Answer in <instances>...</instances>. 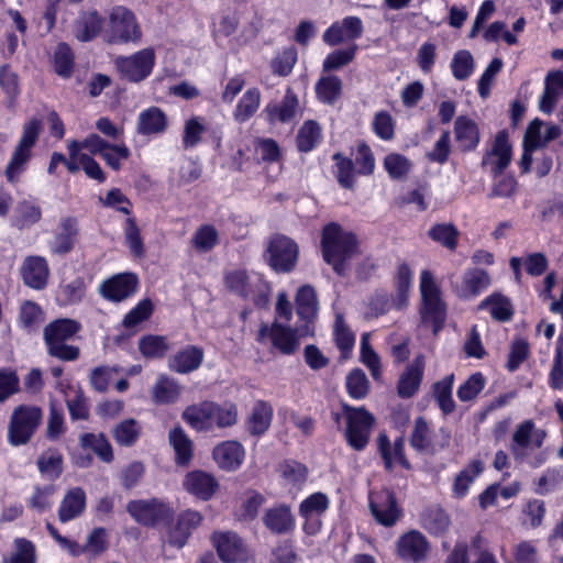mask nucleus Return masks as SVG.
<instances>
[{
    "label": "nucleus",
    "instance_id": "nucleus-31",
    "mask_svg": "<svg viewBox=\"0 0 563 563\" xmlns=\"http://www.w3.org/2000/svg\"><path fill=\"white\" fill-rule=\"evenodd\" d=\"M203 360V351L197 346H187L169 360V368L181 374L197 369Z\"/></svg>",
    "mask_w": 563,
    "mask_h": 563
},
{
    "label": "nucleus",
    "instance_id": "nucleus-36",
    "mask_svg": "<svg viewBox=\"0 0 563 563\" xmlns=\"http://www.w3.org/2000/svg\"><path fill=\"white\" fill-rule=\"evenodd\" d=\"M102 27V19L97 12H86L80 15L75 24V36L81 42L95 38Z\"/></svg>",
    "mask_w": 563,
    "mask_h": 563
},
{
    "label": "nucleus",
    "instance_id": "nucleus-51",
    "mask_svg": "<svg viewBox=\"0 0 563 563\" xmlns=\"http://www.w3.org/2000/svg\"><path fill=\"white\" fill-rule=\"evenodd\" d=\"M238 421V408L233 404L217 405L212 402V427L227 428Z\"/></svg>",
    "mask_w": 563,
    "mask_h": 563
},
{
    "label": "nucleus",
    "instance_id": "nucleus-46",
    "mask_svg": "<svg viewBox=\"0 0 563 563\" xmlns=\"http://www.w3.org/2000/svg\"><path fill=\"white\" fill-rule=\"evenodd\" d=\"M165 336L148 334L140 339L139 350L147 358H161L168 351Z\"/></svg>",
    "mask_w": 563,
    "mask_h": 563
},
{
    "label": "nucleus",
    "instance_id": "nucleus-1",
    "mask_svg": "<svg viewBox=\"0 0 563 563\" xmlns=\"http://www.w3.org/2000/svg\"><path fill=\"white\" fill-rule=\"evenodd\" d=\"M321 247L324 261L341 276L349 271V262L360 254L357 236L336 222L323 228Z\"/></svg>",
    "mask_w": 563,
    "mask_h": 563
},
{
    "label": "nucleus",
    "instance_id": "nucleus-20",
    "mask_svg": "<svg viewBox=\"0 0 563 563\" xmlns=\"http://www.w3.org/2000/svg\"><path fill=\"white\" fill-rule=\"evenodd\" d=\"M362 32V21L356 16H347L342 22L331 25L323 34V41L333 46L344 41L355 40Z\"/></svg>",
    "mask_w": 563,
    "mask_h": 563
},
{
    "label": "nucleus",
    "instance_id": "nucleus-58",
    "mask_svg": "<svg viewBox=\"0 0 563 563\" xmlns=\"http://www.w3.org/2000/svg\"><path fill=\"white\" fill-rule=\"evenodd\" d=\"M15 550L12 553L9 563H35L36 553L33 543L26 539L20 538L14 541Z\"/></svg>",
    "mask_w": 563,
    "mask_h": 563
},
{
    "label": "nucleus",
    "instance_id": "nucleus-16",
    "mask_svg": "<svg viewBox=\"0 0 563 563\" xmlns=\"http://www.w3.org/2000/svg\"><path fill=\"white\" fill-rule=\"evenodd\" d=\"M369 508L376 521L386 527L395 525L399 518V509L396 505L395 496L388 489L372 494Z\"/></svg>",
    "mask_w": 563,
    "mask_h": 563
},
{
    "label": "nucleus",
    "instance_id": "nucleus-59",
    "mask_svg": "<svg viewBox=\"0 0 563 563\" xmlns=\"http://www.w3.org/2000/svg\"><path fill=\"white\" fill-rule=\"evenodd\" d=\"M206 132L203 123L198 118H191L185 123L183 144L186 148L196 146Z\"/></svg>",
    "mask_w": 563,
    "mask_h": 563
},
{
    "label": "nucleus",
    "instance_id": "nucleus-50",
    "mask_svg": "<svg viewBox=\"0 0 563 563\" xmlns=\"http://www.w3.org/2000/svg\"><path fill=\"white\" fill-rule=\"evenodd\" d=\"M108 549L107 530L104 528H95L87 537L82 545L84 554L95 559Z\"/></svg>",
    "mask_w": 563,
    "mask_h": 563
},
{
    "label": "nucleus",
    "instance_id": "nucleus-60",
    "mask_svg": "<svg viewBox=\"0 0 563 563\" xmlns=\"http://www.w3.org/2000/svg\"><path fill=\"white\" fill-rule=\"evenodd\" d=\"M411 446L417 451H429L431 449V440L427 422L419 418L416 420L415 428L410 439Z\"/></svg>",
    "mask_w": 563,
    "mask_h": 563
},
{
    "label": "nucleus",
    "instance_id": "nucleus-29",
    "mask_svg": "<svg viewBox=\"0 0 563 563\" xmlns=\"http://www.w3.org/2000/svg\"><path fill=\"white\" fill-rule=\"evenodd\" d=\"M423 368L424 361L419 355L399 378L398 395L400 397L408 398L416 394L422 379Z\"/></svg>",
    "mask_w": 563,
    "mask_h": 563
},
{
    "label": "nucleus",
    "instance_id": "nucleus-26",
    "mask_svg": "<svg viewBox=\"0 0 563 563\" xmlns=\"http://www.w3.org/2000/svg\"><path fill=\"white\" fill-rule=\"evenodd\" d=\"M273 419V408L268 402L258 400L254 404L250 416L246 419V430L253 437L264 434Z\"/></svg>",
    "mask_w": 563,
    "mask_h": 563
},
{
    "label": "nucleus",
    "instance_id": "nucleus-54",
    "mask_svg": "<svg viewBox=\"0 0 563 563\" xmlns=\"http://www.w3.org/2000/svg\"><path fill=\"white\" fill-rule=\"evenodd\" d=\"M346 389L354 399L364 398L369 389V382L362 369H353L346 377Z\"/></svg>",
    "mask_w": 563,
    "mask_h": 563
},
{
    "label": "nucleus",
    "instance_id": "nucleus-41",
    "mask_svg": "<svg viewBox=\"0 0 563 563\" xmlns=\"http://www.w3.org/2000/svg\"><path fill=\"white\" fill-rule=\"evenodd\" d=\"M261 103V92L257 88H251L240 99L234 111V119L238 122H245L257 111Z\"/></svg>",
    "mask_w": 563,
    "mask_h": 563
},
{
    "label": "nucleus",
    "instance_id": "nucleus-27",
    "mask_svg": "<svg viewBox=\"0 0 563 563\" xmlns=\"http://www.w3.org/2000/svg\"><path fill=\"white\" fill-rule=\"evenodd\" d=\"M243 457L244 449L236 441H225L213 449V459L223 470H235L242 463Z\"/></svg>",
    "mask_w": 563,
    "mask_h": 563
},
{
    "label": "nucleus",
    "instance_id": "nucleus-55",
    "mask_svg": "<svg viewBox=\"0 0 563 563\" xmlns=\"http://www.w3.org/2000/svg\"><path fill=\"white\" fill-rule=\"evenodd\" d=\"M453 76L457 80H465L474 69V58L468 51H459L455 53L451 64Z\"/></svg>",
    "mask_w": 563,
    "mask_h": 563
},
{
    "label": "nucleus",
    "instance_id": "nucleus-12",
    "mask_svg": "<svg viewBox=\"0 0 563 563\" xmlns=\"http://www.w3.org/2000/svg\"><path fill=\"white\" fill-rule=\"evenodd\" d=\"M266 339L271 340L273 349L284 355L296 353L300 346L297 331L277 322H274L271 327L267 324L261 325L257 341L263 343Z\"/></svg>",
    "mask_w": 563,
    "mask_h": 563
},
{
    "label": "nucleus",
    "instance_id": "nucleus-33",
    "mask_svg": "<svg viewBox=\"0 0 563 563\" xmlns=\"http://www.w3.org/2000/svg\"><path fill=\"white\" fill-rule=\"evenodd\" d=\"M454 132L459 146L463 151L473 150L479 142L476 123L466 117H459L455 120Z\"/></svg>",
    "mask_w": 563,
    "mask_h": 563
},
{
    "label": "nucleus",
    "instance_id": "nucleus-53",
    "mask_svg": "<svg viewBox=\"0 0 563 563\" xmlns=\"http://www.w3.org/2000/svg\"><path fill=\"white\" fill-rule=\"evenodd\" d=\"M453 379L454 376L450 375L434 385V396L444 413L452 412L455 407L451 396Z\"/></svg>",
    "mask_w": 563,
    "mask_h": 563
},
{
    "label": "nucleus",
    "instance_id": "nucleus-18",
    "mask_svg": "<svg viewBox=\"0 0 563 563\" xmlns=\"http://www.w3.org/2000/svg\"><path fill=\"white\" fill-rule=\"evenodd\" d=\"M511 161V146L508 142V134L505 131L497 133L492 148L483 157L482 165L489 166L490 172L496 176L500 174Z\"/></svg>",
    "mask_w": 563,
    "mask_h": 563
},
{
    "label": "nucleus",
    "instance_id": "nucleus-5",
    "mask_svg": "<svg viewBox=\"0 0 563 563\" xmlns=\"http://www.w3.org/2000/svg\"><path fill=\"white\" fill-rule=\"evenodd\" d=\"M128 514L143 527H156L169 522L175 515L174 508L159 498L134 499L126 505Z\"/></svg>",
    "mask_w": 563,
    "mask_h": 563
},
{
    "label": "nucleus",
    "instance_id": "nucleus-25",
    "mask_svg": "<svg viewBox=\"0 0 563 563\" xmlns=\"http://www.w3.org/2000/svg\"><path fill=\"white\" fill-rule=\"evenodd\" d=\"M299 110V101L291 89H287L283 101L279 104H268L265 108L269 122L287 123L294 120Z\"/></svg>",
    "mask_w": 563,
    "mask_h": 563
},
{
    "label": "nucleus",
    "instance_id": "nucleus-13",
    "mask_svg": "<svg viewBox=\"0 0 563 563\" xmlns=\"http://www.w3.org/2000/svg\"><path fill=\"white\" fill-rule=\"evenodd\" d=\"M202 521V515L199 511L186 509L177 516L174 523L166 529L164 542L169 547L181 549L186 545L194 529Z\"/></svg>",
    "mask_w": 563,
    "mask_h": 563
},
{
    "label": "nucleus",
    "instance_id": "nucleus-62",
    "mask_svg": "<svg viewBox=\"0 0 563 563\" xmlns=\"http://www.w3.org/2000/svg\"><path fill=\"white\" fill-rule=\"evenodd\" d=\"M153 312V303L150 299H143L123 319L125 328H133L144 320H147Z\"/></svg>",
    "mask_w": 563,
    "mask_h": 563
},
{
    "label": "nucleus",
    "instance_id": "nucleus-42",
    "mask_svg": "<svg viewBox=\"0 0 563 563\" xmlns=\"http://www.w3.org/2000/svg\"><path fill=\"white\" fill-rule=\"evenodd\" d=\"M316 92L319 100L332 104L341 96L342 80L338 76L321 77L316 85Z\"/></svg>",
    "mask_w": 563,
    "mask_h": 563
},
{
    "label": "nucleus",
    "instance_id": "nucleus-47",
    "mask_svg": "<svg viewBox=\"0 0 563 563\" xmlns=\"http://www.w3.org/2000/svg\"><path fill=\"white\" fill-rule=\"evenodd\" d=\"M484 470L483 462L479 460L472 461L468 466L463 470L455 478L453 490L457 497H462L466 494L470 485L474 478L479 475Z\"/></svg>",
    "mask_w": 563,
    "mask_h": 563
},
{
    "label": "nucleus",
    "instance_id": "nucleus-64",
    "mask_svg": "<svg viewBox=\"0 0 563 563\" xmlns=\"http://www.w3.org/2000/svg\"><path fill=\"white\" fill-rule=\"evenodd\" d=\"M514 563H539L537 547L530 541H521L514 548Z\"/></svg>",
    "mask_w": 563,
    "mask_h": 563
},
{
    "label": "nucleus",
    "instance_id": "nucleus-45",
    "mask_svg": "<svg viewBox=\"0 0 563 563\" xmlns=\"http://www.w3.org/2000/svg\"><path fill=\"white\" fill-rule=\"evenodd\" d=\"M428 235L448 250L453 251L456 249L459 231L452 223L434 224L429 230Z\"/></svg>",
    "mask_w": 563,
    "mask_h": 563
},
{
    "label": "nucleus",
    "instance_id": "nucleus-3",
    "mask_svg": "<svg viewBox=\"0 0 563 563\" xmlns=\"http://www.w3.org/2000/svg\"><path fill=\"white\" fill-rule=\"evenodd\" d=\"M228 289L244 299H250L258 308L267 307L271 286L258 274H247L244 271H233L225 275Z\"/></svg>",
    "mask_w": 563,
    "mask_h": 563
},
{
    "label": "nucleus",
    "instance_id": "nucleus-7",
    "mask_svg": "<svg viewBox=\"0 0 563 563\" xmlns=\"http://www.w3.org/2000/svg\"><path fill=\"white\" fill-rule=\"evenodd\" d=\"M420 290L423 301L422 319L426 322H431L433 333H438L445 320V306L441 300L440 289L428 271H423L421 274Z\"/></svg>",
    "mask_w": 563,
    "mask_h": 563
},
{
    "label": "nucleus",
    "instance_id": "nucleus-9",
    "mask_svg": "<svg viewBox=\"0 0 563 563\" xmlns=\"http://www.w3.org/2000/svg\"><path fill=\"white\" fill-rule=\"evenodd\" d=\"M41 132V121L32 119L23 128V134L16 145L11 161L5 168V176L10 183H15L32 155V147L35 145Z\"/></svg>",
    "mask_w": 563,
    "mask_h": 563
},
{
    "label": "nucleus",
    "instance_id": "nucleus-15",
    "mask_svg": "<svg viewBox=\"0 0 563 563\" xmlns=\"http://www.w3.org/2000/svg\"><path fill=\"white\" fill-rule=\"evenodd\" d=\"M545 435V431L537 428L532 420H526L517 426L512 434L511 451L516 456H521L523 450L540 449Z\"/></svg>",
    "mask_w": 563,
    "mask_h": 563
},
{
    "label": "nucleus",
    "instance_id": "nucleus-48",
    "mask_svg": "<svg viewBox=\"0 0 563 563\" xmlns=\"http://www.w3.org/2000/svg\"><path fill=\"white\" fill-rule=\"evenodd\" d=\"M74 69V54L70 47L60 43L54 52V70L57 75L69 78Z\"/></svg>",
    "mask_w": 563,
    "mask_h": 563
},
{
    "label": "nucleus",
    "instance_id": "nucleus-38",
    "mask_svg": "<svg viewBox=\"0 0 563 563\" xmlns=\"http://www.w3.org/2000/svg\"><path fill=\"white\" fill-rule=\"evenodd\" d=\"M169 443L176 453V463L188 465L192 459V443L180 428L170 430Z\"/></svg>",
    "mask_w": 563,
    "mask_h": 563
},
{
    "label": "nucleus",
    "instance_id": "nucleus-4",
    "mask_svg": "<svg viewBox=\"0 0 563 563\" xmlns=\"http://www.w3.org/2000/svg\"><path fill=\"white\" fill-rule=\"evenodd\" d=\"M80 330V324L73 319H59L51 322L44 329V339L49 355L63 361H75L79 356V349L64 342Z\"/></svg>",
    "mask_w": 563,
    "mask_h": 563
},
{
    "label": "nucleus",
    "instance_id": "nucleus-37",
    "mask_svg": "<svg viewBox=\"0 0 563 563\" xmlns=\"http://www.w3.org/2000/svg\"><path fill=\"white\" fill-rule=\"evenodd\" d=\"M297 313L306 321H311L318 312L316 290L309 285L300 287L296 296Z\"/></svg>",
    "mask_w": 563,
    "mask_h": 563
},
{
    "label": "nucleus",
    "instance_id": "nucleus-6",
    "mask_svg": "<svg viewBox=\"0 0 563 563\" xmlns=\"http://www.w3.org/2000/svg\"><path fill=\"white\" fill-rule=\"evenodd\" d=\"M299 247L292 239L283 234H274L269 238L265 258L275 272H291L297 265Z\"/></svg>",
    "mask_w": 563,
    "mask_h": 563
},
{
    "label": "nucleus",
    "instance_id": "nucleus-57",
    "mask_svg": "<svg viewBox=\"0 0 563 563\" xmlns=\"http://www.w3.org/2000/svg\"><path fill=\"white\" fill-rule=\"evenodd\" d=\"M334 338L336 346L345 355L354 345V334L345 324L343 316L338 313L334 322Z\"/></svg>",
    "mask_w": 563,
    "mask_h": 563
},
{
    "label": "nucleus",
    "instance_id": "nucleus-8",
    "mask_svg": "<svg viewBox=\"0 0 563 563\" xmlns=\"http://www.w3.org/2000/svg\"><path fill=\"white\" fill-rule=\"evenodd\" d=\"M343 412L347 424L345 431L346 441L354 450L362 451L368 443L375 419L363 407L354 408L343 405Z\"/></svg>",
    "mask_w": 563,
    "mask_h": 563
},
{
    "label": "nucleus",
    "instance_id": "nucleus-30",
    "mask_svg": "<svg viewBox=\"0 0 563 563\" xmlns=\"http://www.w3.org/2000/svg\"><path fill=\"white\" fill-rule=\"evenodd\" d=\"M263 521L273 533H287L294 528V516L289 507L280 505L266 510Z\"/></svg>",
    "mask_w": 563,
    "mask_h": 563
},
{
    "label": "nucleus",
    "instance_id": "nucleus-21",
    "mask_svg": "<svg viewBox=\"0 0 563 563\" xmlns=\"http://www.w3.org/2000/svg\"><path fill=\"white\" fill-rule=\"evenodd\" d=\"M136 285L135 275L120 274L103 282L100 286V292L107 299L122 301L135 291Z\"/></svg>",
    "mask_w": 563,
    "mask_h": 563
},
{
    "label": "nucleus",
    "instance_id": "nucleus-44",
    "mask_svg": "<svg viewBox=\"0 0 563 563\" xmlns=\"http://www.w3.org/2000/svg\"><path fill=\"white\" fill-rule=\"evenodd\" d=\"M37 467L43 476L54 481L63 472V457L57 451L47 450L40 455Z\"/></svg>",
    "mask_w": 563,
    "mask_h": 563
},
{
    "label": "nucleus",
    "instance_id": "nucleus-35",
    "mask_svg": "<svg viewBox=\"0 0 563 563\" xmlns=\"http://www.w3.org/2000/svg\"><path fill=\"white\" fill-rule=\"evenodd\" d=\"M180 391L175 379L161 375L152 388V398L155 404H173L179 398Z\"/></svg>",
    "mask_w": 563,
    "mask_h": 563
},
{
    "label": "nucleus",
    "instance_id": "nucleus-56",
    "mask_svg": "<svg viewBox=\"0 0 563 563\" xmlns=\"http://www.w3.org/2000/svg\"><path fill=\"white\" fill-rule=\"evenodd\" d=\"M423 526L432 533L439 534L444 532L450 520L448 515L440 508H431L422 516Z\"/></svg>",
    "mask_w": 563,
    "mask_h": 563
},
{
    "label": "nucleus",
    "instance_id": "nucleus-34",
    "mask_svg": "<svg viewBox=\"0 0 563 563\" xmlns=\"http://www.w3.org/2000/svg\"><path fill=\"white\" fill-rule=\"evenodd\" d=\"M167 128L165 113L156 107H152L140 113L137 132L143 135L162 133Z\"/></svg>",
    "mask_w": 563,
    "mask_h": 563
},
{
    "label": "nucleus",
    "instance_id": "nucleus-32",
    "mask_svg": "<svg viewBox=\"0 0 563 563\" xmlns=\"http://www.w3.org/2000/svg\"><path fill=\"white\" fill-rule=\"evenodd\" d=\"M183 419L198 431L212 428V402H201L187 407L183 412Z\"/></svg>",
    "mask_w": 563,
    "mask_h": 563
},
{
    "label": "nucleus",
    "instance_id": "nucleus-40",
    "mask_svg": "<svg viewBox=\"0 0 563 563\" xmlns=\"http://www.w3.org/2000/svg\"><path fill=\"white\" fill-rule=\"evenodd\" d=\"M82 448L92 450L101 461L110 463L113 460L111 444L104 434L86 433L80 437Z\"/></svg>",
    "mask_w": 563,
    "mask_h": 563
},
{
    "label": "nucleus",
    "instance_id": "nucleus-2",
    "mask_svg": "<svg viewBox=\"0 0 563 563\" xmlns=\"http://www.w3.org/2000/svg\"><path fill=\"white\" fill-rule=\"evenodd\" d=\"M108 44H139L142 40V29L135 14L123 5L111 9L104 31Z\"/></svg>",
    "mask_w": 563,
    "mask_h": 563
},
{
    "label": "nucleus",
    "instance_id": "nucleus-23",
    "mask_svg": "<svg viewBox=\"0 0 563 563\" xmlns=\"http://www.w3.org/2000/svg\"><path fill=\"white\" fill-rule=\"evenodd\" d=\"M378 449L384 460L385 467L391 471L395 463H399L405 468L409 470V461L405 456V438L399 437L391 444L386 434H379Z\"/></svg>",
    "mask_w": 563,
    "mask_h": 563
},
{
    "label": "nucleus",
    "instance_id": "nucleus-11",
    "mask_svg": "<svg viewBox=\"0 0 563 563\" xmlns=\"http://www.w3.org/2000/svg\"><path fill=\"white\" fill-rule=\"evenodd\" d=\"M114 64L122 77L132 82H140L152 73L155 52L152 47H146L130 56H119Z\"/></svg>",
    "mask_w": 563,
    "mask_h": 563
},
{
    "label": "nucleus",
    "instance_id": "nucleus-49",
    "mask_svg": "<svg viewBox=\"0 0 563 563\" xmlns=\"http://www.w3.org/2000/svg\"><path fill=\"white\" fill-rule=\"evenodd\" d=\"M219 242V233L211 224H205L197 229L191 243L200 252H209Z\"/></svg>",
    "mask_w": 563,
    "mask_h": 563
},
{
    "label": "nucleus",
    "instance_id": "nucleus-43",
    "mask_svg": "<svg viewBox=\"0 0 563 563\" xmlns=\"http://www.w3.org/2000/svg\"><path fill=\"white\" fill-rule=\"evenodd\" d=\"M112 434L118 444L132 446L141 434V426L135 419H125L113 428Z\"/></svg>",
    "mask_w": 563,
    "mask_h": 563
},
{
    "label": "nucleus",
    "instance_id": "nucleus-14",
    "mask_svg": "<svg viewBox=\"0 0 563 563\" xmlns=\"http://www.w3.org/2000/svg\"><path fill=\"white\" fill-rule=\"evenodd\" d=\"M212 540L220 559L224 563L247 562V549L236 533L230 531L218 532L213 534Z\"/></svg>",
    "mask_w": 563,
    "mask_h": 563
},
{
    "label": "nucleus",
    "instance_id": "nucleus-52",
    "mask_svg": "<svg viewBox=\"0 0 563 563\" xmlns=\"http://www.w3.org/2000/svg\"><path fill=\"white\" fill-rule=\"evenodd\" d=\"M320 137V126L313 121H307L297 134V146L301 152L311 151Z\"/></svg>",
    "mask_w": 563,
    "mask_h": 563
},
{
    "label": "nucleus",
    "instance_id": "nucleus-24",
    "mask_svg": "<svg viewBox=\"0 0 563 563\" xmlns=\"http://www.w3.org/2000/svg\"><path fill=\"white\" fill-rule=\"evenodd\" d=\"M24 283L35 289L45 287L48 278L46 261L41 256L27 257L21 268Z\"/></svg>",
    "mask_w": 563,
    "mask_h": 563
},
{
    "label": "nucleus",
    "instance_id": "nucleus-61",
    "mask_svg": "<svg viewBox=\"0 0 563 563\" xmlns=\"http://www.w3.org/2000/svg\"><path fill=\"white\" fill-rule=\"evenodd\" d=\"M485 379L481 373H475L459 388L457 397L462 401L474 399L484 388Z\"/></svg>",
    "mask_w": 563,
    "mask_h": 563
},
{
    "label": "nucleus",
    "instance_id": "nucleus-19",
    "mask_svg": "<svg viewBox=\"0 0 563 563\" xmlns=\"http://www.w3.org/2000/svg\"><path fill=\"white\" fill-rule=\"evenodd\" d=\"M429 543L424 536L418 531H409L401 536L397 542L398 555L407 561L419 562L426 559Z\"/></svg>",
    "mask_w": 563,
    "mask_h": 563
},
{
    "label": "nucleus",
    "instance_id": "nucleus-63",
    "mask_svg": "<svg viewBox=\"0 0 563 563\" xmlns=\"http://www.w3.org/2000/svg\"><path fill=\"white\" fill-rule=\"evenodd\" d=\"M297 62V51L295 47L284 49L273 62L272 68L274 73L279 76H287L290 74L292 67Z\"/></svg>",
    "mask_w": 563,
    "mask_h": 563
},
{
    "label": "nucleus",
    "instance_id": "nucleus-22",
    "mask_svg": "<svg viewBox=\"0 0 563 563\" xmlns=\"http://www.w3.org/2000/svg\"><path fill=\"white\" fill-rule=\"evenodd\" d=\"M184 488L199 499L208 500L218 489L216 478L203 471H192L184 479Z\"/></svg>",
    "mask_w": 563,
    "mask_h": 563
},
{
    "label": "nucleus",
    "instance_id": "nucleus-17",
    "mask_svg": "<svg viewBox=\"0 0 563 563\" xmlns=\"http://www.w3.org/2000/svg\"><path fill=\"white\" fill-rule=\"evenodd\" d=\"M490 284L489 275L482 268H471L464 273L461 280H454L451 277V285L455 294L461 298L476 297Z\"/></svg>",
    "mask_w": 563,
    "mask_h": 563
},
{
    "label": "nucleus",
    "instance_id": "nucleus-10",
    "mask_svg": "<svg viewBox=\"0 0 563 563\" xmlns=\"http://www.w3.org/2000/svg\"><path fill=\"white\" fill-rule=\"evenodd\" d=\"M42 420V410L34 406H19L14 409L10 426L9 440L13 445L30 441Z\"/></svg>",
    "mask_w": 563,
    "mask_h": 563
},
{
    "label": "nucleus",
    "instance_id": "nucleus-28",
    "mask_svg": "<svg viewBox=\"0 0 563 563\" xmlns=\"http://www.w3.org/2000/svg\"><path fill=\"white\" fill-rule=\"evenodd\" d=\"M86 507V494L82 488L74 487L69 489L63 498L59 509L58 519L67 522L80 516Z\"/></svg>",
    "mask_w": 563,
    "mask_h": 563
},
{
    "label": "nucleus",
    "instance_id": "nucleus-39",
    "mask_svg": "<svg viewBox=\"0 0 563 563\" xmlns=\"http://www.w3.org/2000/svg\"><path fill=\"white\" fill-rule=\"evenodd\" d=\"M479 308H487L490 316L497 321H508L514 314L510 300L499 294H494L481 302Z\"/></svg>",
    "mask_w": 563,
    "mask_h": 563
}]
</instances>
